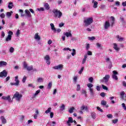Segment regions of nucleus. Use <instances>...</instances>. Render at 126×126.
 I'll return each mask as SVG.
<instances>
[{"label":"nucleus","mask_w":126,"mask_h":126,"mask_svg":"<svg viewBox=\"0 0 126 126\" xmlns=\"http://www.w3.org/2000/svg\"><path fill=\"white\" fill-rule=\"evenodd\" d=\"M88 56H92V52L90 51H88L87 52V54Z\"/></svg>","instance_id":"obj_55"},{"label":"nucleus","mask_w":126,"mask_h":126,"mask_svg":"<svg viewBox=\"0 0 126 126\" xmlns=\"http://www.w3.org/2000/svg\"><path fill=\"white\" fill-rule=\"evenodd\" d=\"M90 48V45L88 43L86 44V49L87 51H88V50H89Z\"/></svg>","instance_id":"obj_46"},{"label":"nucleus","mask_w":126,"mask_h":126,"mask_svg":"<svg viewBox=\"0 0 126 126\" xmlns=\"http://www.w3.org/2000/svg\"><path fill=\"white\" fill-rule=\"evenodd\" d=\"M92 2L94 3L93 7L94 8H97L98 6V2L95 1L94 0H93Z\"/></svg>","instance_id":"obj_20"},{"label":"nucleus","mask_w":126,"mask_h":126,"mask_svg":"<svg viewBox=\"0 0 126 126\" xmlns=\"http://www.w3.org/2000/svg\"><path fill=\"white\" fill-rule=\"evenodd\" d=\"M75 108L74 107H71V108L69 109L68 110V112L70 114H72L73 113V110H75Z\"/></svg>","instance_id":"obj_37"},{"label":"nucleus","mask_w":126,"mask_h":126,"mask_svg":"<svg viewBox=\"0 0 126 126\" xmlns=\"http://www.w3.org/2000/svg\"><path fill=\"white\" fill-rule=\"evenodd\" d=\"M101 105H102V106H105L106 108H108V107H109V105L107 104V101L104 100H103L101 101Z\"/></svg>","instance_id":"obj_16"},{"label":"nucleus","mask_w":126,"mask_h":126,"mask_svg":"<svg viewBox=\"0 0 126 126\" xmlns=\"http://www.w3.org/2000/svg\"><path fill=\"white\" fill-rule=\"evenodd\" d=\"M100 96H101V97H105V96H106V94H105V93H101L100 94Z\"/></svg>","instance_id":"obj_58"},{"label":"nucleus","mask_w":126,"mask_h":126,"mask_svg":"<svg viewBox=\"0 0 126 126\" xmlns=\"http://www.w3.org/2000/svg\"><path fill=\"white\" fill-rule=\"evenodd\" d=\"M87 87H88L89 90V89H93V88H92V87H93V84H91V83H89L87 85Z\"/></svg>","instance_id":"obj_34"},{"label":"nucleus","mask_w":126,"mask_h":126,"mask_svg":"<svg viewBox=\"0 0 126 126\" xmlns=\"http://www.w3.org/2000/svg\"><path fill=\"white\" fill-rule=\"evenodd\" d=\"M21 98H22V94L18 92H16L13 96V99H15L17 102H20Z\"/></svg>","instance_id":"obj_3"},{"label":"nucleus","mask_w":126,"mask_h":126,"mask_svg":"<svg viewBox=\"0 0 126 126\" xmlns=\"http://www.w3.org/2000/svg\"><path fill=\"white\" fill-rule=\"evenodd\" d=\"M64 25V23H61L60 24H59V27H63V26Z\"/></svg>","instance_id":"obj_60"},{"label":"nucleus","mask_w":126,"mask_h":126,"mask_svg":"<svg viewBox=\"0 0 126 126\" xmlns=\"http://www.w3.org/2000/svg\"><path fill=\"white\" fill-rule=\"evenodd\" d=\"M63 35L64 36H66V37H67V38H68V37H70V38H71V37H72V33H71V31H69L68 32H65L63 33Z\"/></svg>","instance_id":"obj_9"},{"label":"nucleus","mask_w":126,"mask_h":126,"mask_svg":"<svg viewBox=\"0 0 126 126\" xmlns=\"http://www.w3.org/2000/svg\"><path fill=\"white\" fill-rule=\"evenodd\" d=\"M37 10L38 11H44V10H45V9L43 7H41L37 8Z\"/></svg>","instance_id":"obj_47"},{"label":"nucleus","mask_w":126,"mask_h":126,"mask_svg":"<svg viewBox=\"0 0 126 126\" xmlns=\"http://www.w3.org/2000/svg\"><path fill=\"white\" fill-rule=\"evenodd\" d=\"M53 69H56L58 70H63V65L62 64H60L58 65L53 67Z\"/></svg>","instance_id":"obj_7"},{"label":"nucleus","mask_w":126,"mask_h":126,"mask_svg":"<svg viewBox=\"0 0 126 126\" xmlns=\"http://www.w3.org/2000/svg\"><path fill=\"white\" fill-rule=\"evenodd\" d=\"M77 86L76 89L77 91H80V89H81L80 85H77Z\"/></svg>","instance_id":"obj_52"},{"label":"nucleus","mask_w":126,"mask_h":126,"mask_svg":"<svg viewBox=\"0 0 126 126\" xmlns=\"http://www.w3.org/2000/svg\"><path fill=\"white\" fill-rule=\"evenodd\" d=\"M23 65H24V68L27 69V68L28 67V65L27 64V63H26V62H24Z\"/></svg>","instance_id":"obj_44"},{"label":"nucleus","mask_w":126,"mask_h":126,"mask_svg":"<svg viewBox=\"0 0 126 126\" xmlns=\"http://www.w3.org/2000/svg\"><path fill=\"white\" fill-rule=\"evenodd\" d=\"M61 111H64L65 109V105L64 104H63L60 107Z\"/></svg>","instance_id":"obj_35"},{"label":"nucleus","mask_w":126,"mask_h":126,"mask_svg":"<svg viewBox=\"0 0 126 126\" xmlns=\"http://www.w3.org/2000/svg\"><path fill=\"white\" fill-rule=\"evenodd\" d=\"M96 45L97 48H101V47L102 46V44H101L99 43H96Z\"/></svg>","instance_id":"obj_48"},{"label":"nucleus","mask_w":126,"mask_h":126,"mask_svg":"<svg viewBox=\"0 0 126 126\" xmlns=\"http://www.w3.org/2000/svg\"><path fill=\"white\" fill-rule=\"evenodd\" d=\"M89 91H90V94L91 96V97H93V96H94V90H93V89H89Z\"/></svg>","instance_id":"obj_26"},{"label":"nucleus","mask_w":126,"mask_h":126,"mask_svg":"<svg viewBox=\"0 0 126 126\" xmlns=\"http://www.w3.org/2000/svg\"><path fill=\"white\" fill-rule=\"evenodd\" d=\"M1 99L3 100H5L6 101H8V102H12L11 101V98H10V95H8L7 96H3L1 97Z\"/></svg>","instance_id":"obj_10"},{"label":"nucleus","mask_w":126,"mask_h":126,"mask_svg":"<svg viewBox=\"0 0 126 126\" xmlns=\"http://www.w3.org/2000/svg\"><path fill=\"white\" fill-rule=\"evenodd\" d=\"M28 87H31L32 88H35V86H34L33 85V84H29L28 85Z\"/></svg>","instance_id":"obj_57"},{"label":"nucleus","mask_w":126,"mask_h":126,"mask_svg":"<svg viewBox=\"0 0 126 126\" xmlns=\"http://www.w3.org/2000/svg\"><path fill=\"white\" fill-rule=\"evenodd\" d=\"M122 5L123 6H126V1L122 2Z\"/></svg>","instance_id":"obj_64"},{"label":"nucleus","mask_w":126,"mask_h":126,"mask_svg":"<svg viewBox=\"0 0 126 126\" xmlns=\"http://www.w3.org/2000/svg\"><path fill=\"white\" fill-rule=\"evenodd\" d=\"M19 35H20V30H18L16 33V35L17 36V37H19Z\"/></svg>","instance_id":"obj_40"},{"label":"nucleus","mask_w":126,"mask_h":126,"mask_svg":"<svg viewBox=\"0 0 126 126\" xmlns=\"http://www.w3.org/2000/svg\"><path fill=\"white\" fill-rule=\"evenodd\" d=\"M86 93H87L86 91H85V90H82V94H84L85 96H87Z\"/></svg>","instance_id":"obj_49"},{"label":"nucleus","mask_w":126,"mask_h":126,"mask_svg":"<svg viewBox=\"0 0 126 126\" xmlns=\"http://www.w3.org/2000/svg\"><path fill=\"white\" fill-rule=\"evenodd\" d=\"M23 82L24 83L26 81V76H24L22 80Z\"/></svg>","instance_id":"obj_63"},{"label":"nucleus","mask_w":126,"mask_h":126,"mask_svg":"<svg viewBox=\"0 0 126 126\" xmlns=\"http://www.w3.org/2000/svg\"><path fill=\"white\" fill-rule=\"evenodd\" d=\"M13 7V3L12 2H10L8 3V7L9 9H11L12 7Z\"/></svg>","instance_id":"obj_32"},{"label":"nucleus","mask_w":126,"mask_h":126,"mask_svg":"<svg viewBox=\"0 0 126 126\" xmlns=\"http://www.w3.org/2000/svg\"><path fill=\"white\" fill-rule=\"evenodd\" d=\"M52 86H53V82H50L48 83L47 89L50 90L52 88Z\"/></svg>","instance_id":"obj_31"},{"label":"nucleus","mask_w":126,"mask_h":126,"mask_svg":"<svg viewBox=\"0 0 126 126\" xmlns=\"http://www.w3.org/2000/svg\"><path fill=\"white\" fill-rule=\"evenodd\" d=\"M113 46L114 50L117 51V52H119V51H120V48L118 47V44L117 43H113Z\"/></svg>","instance_id":"obj_19"},{"label":"nucleus","mask_w":126,"mask_h":126,"mask_svg":"<svg viewBox=\"0 0 126 126\" xmlns=\"http://www.w3.org/2000/svg\"><path fill=\"white\" fill-rule=\"evenodd\" d=\"M118 74H119V73H118V72H117V71H113L112 78L113 79H114V80H116V81H117V80H119V78H118V76H117L118 75Z\"/></svg>","instance_id":"obj_5"},{"label":"nucleus","mask_w":126,"mask_h":126,"mask_svg":"<svg viewBox=\"0 0 126 126\" xmlns=\"http://www.w3.org/2000/svg\"><path fill=\"white\" fill-rule=\"evenodd\" d=\"M73 123V119L72 118V117H69L68 118V121H67L66 123L68 126H71V124Z\"/></svg>","instance_id":"obj_11"},{"label":"nucleus","mask_w":126,"mask_h":126,"mask_svg":"<svg viewBox=\"0 0 126 126\" xmlns=\"http://www.w3.org/2000/svg\"><path fill=\"white\" fill-rule=\"evenodd\" d=\"M109 79H110V75H106L101 81V82H104V83L107 84V83H108V81H109Z\"/></svg>","instance_id":"obj_6"},{"label":"nucleus","mask_w":126,"mask_h":126,"mask_svg":"<svg viewBox=\"0 0 126 126\" xmlns=\"http://www.w3.org/2000/svg\"><path fill=\"white\" fill-rule=\"evenodd\" d=\"M88 57V56H87V54L85 55L84 58L83 59L82 62V63L83 64H84V63H86V60L87 59Z\"/></svg>","instance_id":"obj_24"},{"label":"nucleus","mask_w":126,"mask_h":126,"mask_svg":"<svg viewBox=\"0 0 126 126\" xmlns=\"http://www.w3.org/2000/svg\"><path fill=\"white\" fill-rule=\"evenodd\" d=\"M73 52L71 53V55L72 56V57H74V55H75L76 53H75V49H72Z\"/></svg>","instance_id":"obj_50"},{"label":"nucleus","mask_w":126,"mask_h":126,"mask_svg":"<svg viewBox=\"0 0 126 126\" xmlns=\"http://www.w3.org/2000/svg\"><path fill=\"white\" fill-rule=\"evenodd\" d=\"M44 60L46 61V63H47L48 65L51 64V62L50 61V58L49 55H46L44 57Z\"/></svg>","instance_id":"obj_12"},{"label":"nucleus","mask_w":126,"mask_h":126,"mask_svg":"<svg viewBox=\"0 0 126 126\" xmlns=\"http://www.w3.org/2000/svg\"><path fill=\"white\" fill-rule=\"evenodd\" d=\"M116 37L117 39H118V41H119V42H122V41H124V40H125V38L124 37H121L119 35H116Z\"/></svg>","instance_id":"obj_17"},{"label":"nucleus","mask_w":126,"mask_h":126,"mask_svg":"<svg viewBox=\"0 0 126 126\" xmlns=\"http://www.w3.org/2000/svg\"><path fill=\"white\" fill-rule=\"evenodd\" d=\"M37 82H38V83H42V82H44V79H43V78H38L36 80Z\"/></svg>","instance_id":"obj_25"},{"label":"nucleus","mask_w":126,"mask_h":126,"mask_svg":"<svg viewBox=\"0 0 126 126\" xmlns=\"http://www.w3.org/2000/svg\"><path fill=\"white\" fill-rule=\"evenodd\" d=\"M125 94L126 93H125L124 91H122L120 93V98H121L122 100H123Z\"/></svg>","instance_id":"obj_27"},{"label":"nucleus","mask_w":126,"mask_h":126,"mask_svg":"<svg viewBox=\"0 0 126 126\" xmlns=\"http://www.w3.org/2000/svg\"><path fill=\"white\" fill-rule=\"evenodd\" d=\"M34 39H35V40H38V41L40 40L41 38L40 37V36H39V33L37 32L34 34Z\"/></svg>","instance_id":"obj_22"},{"label":"nucleus","mask_w":126,"mask_h":126,"mask_svg":"<svg viewBox=\"0 0 126 126\" xmlns=\"http://www.w3.org/2000/svg\"><path fill=\"white\" fill-rule=\"evenodd\" d=\"M84 69V67H82L81 69L79 71L78 73L79 74H81V73H82V72H83Z\"/></svg>","instance_id":"obj_42"},{"label":"nucleus","mask_w":126,"mask_h":126,"mask_svg":"<svg viewBox=\"0 0 126 126\" xmlns=\"http://www.w3.org/2000/svg\"><path fill=\"white\" fill-rule=\"evenodd\" d=\"M91 116L94 120H95L96 119V113L95 112H92L91 113Z\"/></svg>","instance_id":"obj_36"},{"label":"nucleus","mask_w":126,"mask_h":126,"mask_svg":"<svg viewBox=\"0 0 126 126\" xmlns=\"http://www.w3.org/2000/svg\"><path fill=\"white\" fill-rule=\"evenodd\" d=\"M44 6L45 9H46L47 10H49L50 9V5H49V3H44Z\"/></svg>","instance_id":"obj_29"},{"label":"nucleus","mask_w":126,"mask_h":126,"mask_svg":"<svg viewBox=\"0 0 126 126\" xmlns=\"http://www.w3.org/2000/svg\"><path fill=\"white\" fill-rule=\"evenodd\" d=\"M41 92V90H38L35 92V93L33 94V98H35L38 94H39Z\"/></svg>","instance_id":"obj_30"},{"label":"nucleus","mask_w":126,"mask_h":126,"mask_svg":"<svg viewBox=\"0 0 126 126\" xmlns=\"http://www.w3.org/2000/svg\"><path fill=\"white\" fill-rule=\"evenodd\" d=\"M9 51L10 53H13L14 52V48L13 47H10Z\"/></svg>","instance_id":"obj_56"},{"label":"nucleus","mask_w":126,"mask_h":126,"mask_svg":"<svg viewBox=\"0 0 126 126\" xmlns=\"http://www.w3.org/2000/svg\"><path fill=\"white\" fill-rule=\"evenodd\" d=\"M118 119H115L113 120V124H117L118 123Z\"/></svg>","instance_id":"obj_61"},{"label":"nucleus","mask_w":126,"mask_h":126,"mask_svg":"<svg viewBox=\"0 0 126 126\" xmlns=\"http://www.w3.org/2000/svg\"><path fill=\"white\" fill-rule=\"evenodd\" d=\"M107 117L108 119H112V118H113V115L109 114L107 115Z\"/></svg>","instance_id":"obj_54"},{"label":"nucleus","mask_w":126,"mask_h":126,"mask_svg":"<svg viewBox=\"0 0 126 126\" xmlns=\"http://www.w3.org/2000/svg\"><path fill=\"white\" fill-rule=\"evenodd\" d=\"M25 13L27 16V17H31V13H30V11L29 10L26 9L25 10Z\"/></svg>","instance_id":"obj_21"},{"label":"nucleus","mask_w":126,"mask_h":126,"mask_svg":"<svg viewBox=\"0 0 126 126\" xmlns=\"http://www.w3.org/2000/svg\"><path fill=\"white\" fill-rule=\"evenodd\" d=\"M93 80H94V78L93 77H91L89 78V82H91V83H92L93 82Z\"/></svg>","instance_id":"obj_43"},{"label":"nucleus","mask_w":126,"mask_h":126,"mask_svg":"<svg viewBox=\"0 0 126 126\" xmlns=\"http://www.w3.org/2000/svg\"><path fill=\"white\" fill-rule=\"evenodd\" d=\"M15 83H10V84L12 86H13L14 85L15 86H19V80H18V76H16L15 77Z\"/></svg>","instance_id":"obj_4"},{"label":"nucleus","mask_w":126,"mask_h":126,"mask_svg":"<svg viewBox=\"0 0 126 126\" xmlns=\"http://www.w3.org/2000/svg\"><path fill=\"white\" fill-rule=\"evenodd\" d=\"M122 106L124 109V110H125V111H126V104L125 103H122Z\"/></svg>","instance_id":"obj_53"},{"label":"nucleus","mask_w":126,"mask_h":126,"mask_svg":"<svg viewBox=\"0 0 126 126\" xmlns=\"http://www.w3.org/2000/svg\"><path fill=\"white\" fill-rule=\"evenodd\" d=\"M53 13V17L55 18H61L63 16V13L61 11L57 9H54L52 10Z\"/></svg>","instance_id":"obj_2"},{"label":"nucleus","mask_w":126,"mask_h":126,"mask_svg":"<svg viewBox=\"0 0 126 126\" xmlns=\"http://www.w3.org/2000/svg\"><path fill=\"white\" fill-rule=\"evenodd\" d=\"M95 36H92V37H89V39L91 41H93L95 40Z\"/></svg>","instance_id":"obj_45"},{"label":"nucleus","mask_w":126,"mask_h":126,"mask_svg":"<svg viewBox=\"0 0 126 126\" xmlns=\"http://www.w3.org/2000/svg\"><path fill=\"white\" fill-rule=\"evenodd\" d=\"M93 23V17L85 18L84 20V27H88Z\"/></svg>","instance_id":"obj_1"},{"label":"nucleus","mask_w":126,"mask_h":126,"mask_svg":"<svg viewBox=\"0 0 126 126\" xmlns=\"http://www.w3.org/2000/svg\"><path fill=\"white\" fill-rule=\"evenodd\" d=\"M6 65H7V63L4 61H0V67L5 66Z\"/></svg>","instance_id":"obj_15"},{"label":"nucleus","mask_w":126,"mask_h":126,"mask_svg":"<svg viewBox=\"0 0 126 126\" xmlns=\"http://www.w3.org/2000/svg\"><path fill=\"white\" fill-rule=\"evenodd\" d=\"M12 13H13V12H12V11L7 12L6 13V16H7V17H8V18H9V17H10V16H11V14H12Z\"/></svg>","instance_id":"obj_28"},{"label":"nucleus","mask_w":126,"mask_h":126,"mask_svg":"<svg viewBox=\"0 0 126 126\" xmlns=\"http://www.w3.org/2000/svg\"><path fill=\"white\" fill-rule=\"evenodd\" d=\"M6 42H8L9 41H11V35H8L7 37L5 39Z\"/></svg>","instance_id":"obj_33"},{"label":"nucleus","mask_w":126,"mask_h":126,"mask_svg":"<svg viewBox=\"0 0 126 126\" xmlns=\"http://www.w3.org/2000/svg\"><path fill=\"white\" fill-rule=\"evenodd\" d=\"M73 80H74V82H76V81H77V77L74 76L73 77Z\"/></svg>","instance_id":"obj_62"},{"label":"nucleus","mask_w":126,"mask_h":126,"mask_svg":"<svg viewBox=\"0 0 126 126\" xmlns=\"http://www.w3.org/2000/svg\"><path fill=\"white\" fill-rule=\"evenodd\" d=\"M110 22H109V21H106L105 23L104 24V29L105 30H107V29H109V27H110Z\"/></svg>","instance_id":"obj_13"},{"label":"nucleus","mask_w":126,"mask_h":126,"mask_svg":"<svg viewBox=\"0 0 126 126\" xmlns=\"http://www.w3.org/2000/svg\"><path fill=\"white\" fill-rule=\"evenodd\" d=\"M111 18V24H110V26H111V27H113V26H114V24H115V17H114V16H111L110 17Z\"/></svg>","instance_id":"obj_14"},{"label":"nucleus","mask_w":126,"mask_h":126,"mask_svg":"<svg viewBox=\"0 0 126 126\" xmlns=\"http://www.w3.org/2000/svg\"><path fill=\"white\" fill-rule=\"evenodd\" d=\"M27 69L29 71H30V70H33V66L31 65V66H28V67L27 68Z\"/></svg>","instance_id":"obj_38"},{"label":"nucleus","mask_w":126,"mask_h":126,"mask_svg":"<svg viewBox=\"0 0 126 126\" xmlns=\"http://www.w3.org/2000/svg\"><path fill=\"white\" fill-rule=\"evenodd\" d=\"M1 36L3 38L5 36V33H4V32H1Z\"/></svg>","instance_id":"obj_59"},{"label":"nucleus","mask_w":126,"mask_h":126,"mask_svg":"<svg viewBox=\"0 0 126 126\" xmlns=\"http://www.w3.org/2000/svg\"><path fill=\"white\" fill-rule=\"evenodd\" d=\"M0 119L2 122V124H3V125L6 124V119H5V118H4V117L1 116L0 117Z\"/></svg>","instance_id":"obj_18"},{"label":"nucleus","mask_w":126,"mask_h":126,"mask_svg":"<svg viewBox=\"0 0 126 126\" xmlns=\"http://www.w3.org/2000/svg\"><path fill=\"white\" fill-rule=\"evenodd\" d=\"M0 17H1V18H4V17H5V14H4V13H2L0 15Z\"/></svg>","instance_id":"obj_51"},{"label":"nucleus","mask_w":126,"mask_h":126,"mask_svg":"<svg viewBox=\"0 0 126 126\" xmlns=\"http://www.w3.org/2000/svg\"><path fill=\"white\" fill-rule=\"evenodd\" d=\"M101 87H102V89H104V90H106V91H107L108 88L107 87V86H106L104 85H102Z\"/></svg>","instance_id":"obj_41"},{"label":"nucleus","mask_w":126,"mask_h":126,"mask_svg":"<svg viewBox=\"0 0 126 126\" xmlns=\"http://www.w3.org/2000/svg\"><path fill=\"white\" fill-rule=\"evenodd\" d=\"M50 26L51 27V30H52L54 32H57V30L56 29V28H55V25H54V24L51 23Z\"/></svg>","instance_id":"obj_23"},{"label":"nucleus","mask_w":126,"mask_h":126,"mask_svg":"<svg viewBox=\"0 0 126 126\" xmlns=\"http://www.w3.org/2000/svg\"><path fill=\"white\" fill-rule=\"evenodd\" d=\"M6 76H7V72L6 70H4L0 72V77H6Z\"/></svg>","instance_id":"obj_8"},{"label":"nucleus","mask_w":126,"mask_h":126,"mask_svg":"<svg viewBox=\"0 0 126 126\" xmlns=\"http://www.w3.org/2000/svg\"><path fill=\"white\" fill-rule=\"evenodd\" d=\"M52 110V108L49 107L48 109L45 111V114H49V113H51V110Z\"/></svg>","instance_id":"obj_39"}]
</instances>
